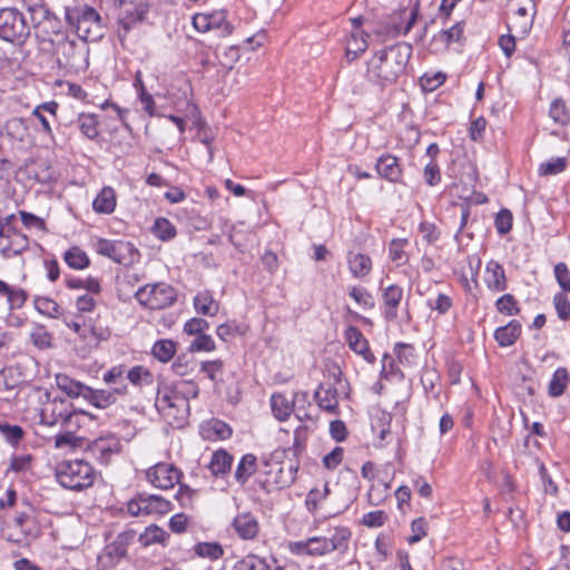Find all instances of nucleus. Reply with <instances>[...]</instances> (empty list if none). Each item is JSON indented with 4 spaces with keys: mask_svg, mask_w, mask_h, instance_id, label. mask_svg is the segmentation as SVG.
<instances>
[{
    "mask_svg": "<svg viewBox=\"0 0 570 570\" xmlns=\"http://www.w3.org/2000/svg\"><path fill=\"white\" fill-rule=\"evenodd\" d=\"M412 46L399 42L377 51L368 61L366 78L379 86H387L396 81L404 72L412 56Z\"/></svg>",
    "mask_w": 570,
    "mask_h": 570,
    "instance_id": "nucleus-1",
    "label": "nucleus"
},
{
    "mask_svg": "<svg viewBox=\"0 0 570 570\" xmlns=\"http://www.w3.org/2000/svg\"><path fill=\"white\" fill-rule=\"evenodd\" d=\"M50 45L60 68L78 72L89 67V47L85 41L59 33L57 39H50Z\"/></svg>",
    "mask_w": 570,
    "mask_h": 570,
    "instance_id": "nucleus-2",
    "label": "nucleus"
},
{
    "mask_svg": "<svg viewBox=\"0 0 570 570\" xmlns=\"http://www.w3.org/2000/svg\"><path fill=\"white\" fill-rule=\"evenodd\" d=\"M351 531L347 528H335L330 537H311L306 540L289 541L288 551L294 556L323 557L335 550L347 548Z\"/></svg>",
    "mask_w": 570,
    "mask_h": 570,
    "instance_id": "nucleus-3",
    "label": "nucleus"
},
{
    "mask_svg": "<svg viewBox=\"0 0 570 570\" xmlns=\"http://www.w3.org/2000/svg\"><path fill=\"white\" fill-rule=\"evenodd\" d=\"M65 18L81 41H97L104 35L102 19L99 12L88 4L66 7Z\"/></svg>",
    "mask_w": 570,
    "mask_h": 570,
    "instance_id": "nucleus-4",
    "label": "nucleus"
},
{
    "mask_svg": "<svg viewBox=\"0 0 570 570\" xmlns=\"http://www.w3.org/2000/svg\"><path fill=\"white\" fill-rule=\"evenodd\" d=\"M96 420V415L85 410H78L66 399L48 400L40 411V423L50 428H75L77 420Z\"/></svg>",
    "mask_w": 570,
    "mask_h": 570,
    "instance_id": "nucleus-5",
    "label": "nucleus"
},
{
    "mask_svg": "<svg viewBox=\"0 0 570 570\" xmlns=\"http://www.w3.org/2000/svg\"><path fill=\"white\" fill-rule=\"evenodd\" d=\"M56 478L66 489L80 491L92 485V466L83 460L65 461L57 466Z\"/></svg>",
    "mask_w": 570,
    "mask_h": 570,
    "instance_id": "nucleus-6",
    "label": "nucleus"
},
{
    "mask_svg": "<svg viewBox=\"0 0 570 570\" xmlns=\"http://www.w3.org/2000/svg\"><path fill=\"white\" fill-rule=\"evenodd\" d=\"M155 406L173 426H181L189 414V402L177 389L158 390Z\"/></svg>",
    "mask_w": 570,
    "mask_h": 570,
    "instance_id": "nucleus-7",
    "label": "nucleus"
},
{
    "mask_svg": "<svg viewBox=\"0 0 570 570\" xmlns=\"http://www.w3.org/2000/svg\"><path fill=\"white\" fill-rule=\"evenodd\" d=\"M31 28L26 16L16 7L0 8V39L12 45H23Z\"/></svg>",
    "mask_w": 570,
    "mask_h": 570,
    "instance_id": "nucleus-8",
    "label": "nucleus"
},
{
    "mask_svg": "<svg viewBox=\"0 0 570 570\" xmlns=\"http://www.w3.org/2000/svg\"><path fill=\"white\" fill-rule=\"evenodd\" d=\"M138 303L150 309H164L176 301V292L166 283L147 284L135 293Z\"/></svg>",
    "mask_w": 570,
    "mask_h": 570,
    "instance_id": "nucleus-9",
    "label": "nucleus"
},
{
    "mask_svg": "<svg viewBox=\"0 0 570 570\" xmlns=\"http://www.w3.org/2000/svg\"><path fill=\"white\" fill-rule=\"evenodd\" d=\"M170 510V501L156 494L138 493L127 503V511L134 517L166 514Z\"/></svg>",
    "mask_w": 570,
    "mask_h": 570,
    "instance_id": "nucleus-10",
    "label": "nucleus"
},
{
    "mask_svg": "<svg viewBox=\"0 0 570 570\" xmlns=\"http://www.w3.org/2000/svg\"><path fill=\"white\" fill-rule=\"evenodd\" d=\"M96 250L99 255L106 256L122 265H129L134 263L139 256V253L134 244L125 240H110L100 238L96 244Z\"/></svg>",
    "mask_w": 570,
    "mask_h": 570,
    "instance_id": "nucleus-11",
    "label": "nucleus"
},
{
    "mask_svg": "<svg viewBox=\"0 0 570 570\" xmlns=\"http://www.w3.org/2000/svg\"><path fill=\"white\" fill-rule=\"evenodd\" d=\"M31 22L35 28H40L45 33L51 35V39H57L59 33H66L62 31L61 21L59 18L49 9L46 0H42L29 12Z\"/></svg>",
    "mask_w": 570,
    "mask_h": 570,
    "instance_id": "nucleus-12",
    "label": "nucleus"
},
{
    "mask_svg": "<svg viewBox=\"0 0 570 570\" xmlns=\"http://www.w3.org/2000/svg\"><path fill=\"white\" fill-rule=\"evenodd\" d=\"M135 532L129 530L119 533L115 540L108 543L101 556L99 557L100 563L105 568H114L127 554L129 544L135 539Z\"/></svg>",
    "mask_w": 570,
    "mask_h": 570,
    "instance_id": "nucleus-13",
    "label": "nucleus"
},
{
    "mask_svg": "<svg viewBox=\"0 0 570 570\" xmlns=\"http://www.w3.org/2000/svg\"><path fill=\"white\" fill-rule=\"evenodd\" d=\"M121 451L120 440L114 435H105L95 439L87 445V452L100 464H108L114 455L119 454Z\"/></svg>",
    "mask_w": 570,
    "mask_h": 570,
    "instance_id": "nucleus-14",
    "label": "nucleus"
},
{
    "mask_svg": "<svg viewBox=\"0 0 570 570\" xmlns=\"http://www.w3.org/2000/svg\"><path fill=\"white\" fill-rule=\"evenodd\" d=\"M181 471L170 463H157L146 472L147 480L156 488L167 490L179 483Z\"/></svg>",
    "mask_w": 570,
    "mask_h": 570,
    "instance_id": "nucleus-15",
    "label": "nucleus"
},
{
    "mask_svg": "<svg viewBox=\"0 0 570 570\" xmlns=\"http://www.w3.org/2000/svg\"><path fill=\"white\" fill-rule=\"evenodd\" d=\"M337 385H342L343 382L340 375H333V382H323L318 385L314 393V399L317 405L330 413H336L338 409V389Z\"/></svg>",
    "mask_w": 570,
    "mask_h": 570,
    "instance_id": "nucleus-16",
    "label": "nucleus"
},
{
    "mask_svg": "<svg viewBox=\"0 0 570 570\" xmlns=\"http://www.w3.org/2000/svg\"><path fill=\"white\" fill-rule=\"evenodd\" d=\"M377 175L393 184L403 183V167L396 156L384 154L380 156L375 164Z\"/></svg>",
    "mask_w": 570,
    "mask_h": 570,
    "instance_id": "nucleus-17",
    "label": "nucleus"
},
{
    "mask_svg": "<svg viewBox=\"0 0 570 570\" xmlns=\"http://www.w3.org/2000/svg\"><path fill=\"white\" fill-rule=\"evenodd\" d=\"M299 397L302 400H306L307 393L295 392L292 400H289L284 393H273L271 396V407L275 419L281 422L286 421L291 416L294 410V404L299 400Z\"/></svg>",
    "mask_w": 570,
    "mask_h": 570,
    "instance_id": "nucleus-18",
    "label": "nucleus"
},
{
    "mask_svg": "<svg viewBox=\"0 0 570 570\" xmlns=\"http://www.w3.org/2000/svg\"><path fill=\"white\" fill-rule=\"evenodd\" d=\"M232 527L242 540H255L261 531L259 522L252 512L238 513L233 519Z\"/></svg>",
    "mask_w": 570,
    "mask_h": 570,
    "instance_id": "nucleus-19",
    "label": "nucleus"
},
{
    "mask_svg": "<svg viewBox=\"0 0 570 570\" xmlns=\"http://www.w3.org/2000/svg\"><path fill=\"white\" fill-rule=\"evenodd\" d=\"M484 283L491 292H503L508 281L503 266L497 261H489L484 269Z\"/></svg>",
    "mask_w": 570,
    "mask_h": 570,
    "instance_id": "nucleus-20",
    "label": "nucleus"
},
{
    "mask_svg": "<svg viewBox=\"0 0 570 570\" xmlns=\"http://www.w3.org/2000/svg\"><path fill=\"white\" fill-rule=\"evenodd\" d=\"M402 298L403 288L397 285H390L383 291V314L386 321L393 322L396 320Z\"/></svg>",
    "mask_w": 570,
    "mask_h": 570,
    "instance_id": "nucleus-21",
    "label": "nucleus"
},
{
    "mask_svg": "<svg viewBox=\"0 0 570 570\" xmlns=\"http://www.w3.org/2000/svg\"><path fill=\"white\" fill-rule=\"evenodd\" d=\"M345 340L352 351L362 355L367 362H374L375 357L370 351L368 342L356 326H348L345 331Z\"/></svg>",
    "mask_w": 570,
    "mask_h": 570,
    "instance_id": "nucleus-22",
    "label": "nucleus"
},
{
    "mask_svg": "<svg viewBox=\"0 0 570 570\" xmlns=\"http://www.w3.org/2000/svg\"><path fill=\"white\" fill-rule=\"evenodd\" d=\"M57 387L66 393L71 399L85 397L88 385L77 381L65 373L56 374L55 376Z\"/></svg>",
    "mask_w": 570,
    "mask_h": 570,
    "instance_id": "nucleus-23",
    "label": "nucleus"
},
{
    "mask_svg": "<svg viewBox=\"0 0 570 570\" xmlns=\"http://www.w3.org/2000/svg\"><path fill=\"white\" fill-rule=\"evenodd\" d=\"M347 265L353 277L364 278L372 271V259L370 256L362 253H347Z\"/></svg>",
    "mask_w": 570,
    "mask_h": 570,
    "instance_id": "nucleus-24",
    "label": "nucleus"
},
{
    "mask_svg": "<svg viewBox=\"0 0 570 570\" xmlns=\"http://www.w3.org/2000/svg\"><path fill=\"white\" fill-rule=\"evenodd\" d=\"M28 247L29 238L26 234L21 232L14 234L13 236H10L4 242L0 239V252L7 258L23 253L24 250L28 249Z\"/></svg>",
    "mask_w": 570,
    "mask_h": 570,
    "instance_id": "nucleus-25",
    "label": "nucleus"
},
{
    "mask_svg": "<svg viewBox=\"0 0 570 570\" xmlns=\"http://www.w3.org/2000/svg\"><path fill=\"white\" fill-rule=\"evenodd\" d=\"M521 334V324L517 320L510 321L507 325L498 327L494 338L502 347L511 346Z\"/></svg>",
    "mask_w": 570,
    "mask_h": 570,
    "instance_id": "nucleus-26",
    "label": "nucleus"
},
{
    "mask_svg": "<svg viewBox=\"0 0 570 570\" xmlns=\"http://www.w3.org/2000/svg\"><path fill=\"white\" fill-rule=\"evenodd\" d=\"M75 124L86 138L95 140L99 137V120L95 114L81 112L77 116Z\"/></svg>",
    "mask_w": 570,
    "mask_h": 570,
    "instance_id": "nucleus-27",
    "label": "nucleus"
},
{
    "mask_svg": "<svg viewBox=\"0 0 570 570\" xmlns=\"http://www.w3.org/2000/svg\"><path fill=\"white\" fill-rule=\"evenodd\" d=\"M232 464L233 455L229 454L226 450L220 449L213 453L208 469L216 478L225 476L227 473H229Z\"/></svg>",
    "mask_w": 570,
    "mask_h": 570,
    "instance_id": "nucleus-28",
    "label": "nucleus"
},
{
    "mask_svg": "<svg viewBox=\"0 0 570 570\" xmlns=\"http://www.w3.org/2000/svg\"><path fill=\"white\" fill-rule=\"evenodd\" d=\"M116 193L111 187H104L92 202V208L98 214H111L116 208Z\"/></svg>",
    "mask_w": 570,
    "mask_h": 570,
    "instance_id": "nucleus-29",
    "label": "nucleus"
},
{
    "mask_svg": "<svg viewBox=\"0 0 570 570\" xmlns=\"http://www.w3.org/2000/svg\"><path fill=\"white\" fill-rule=\"evenodd\" d=\"M83 400L100 410H105L117 402V399L112 396V393L109 392V390H96L90 386H88Z\"/></svg>",
    "mask_w": 570,
    "mask_h": 570,
    "instance_id": "nucleus-30",
    "label": "nucleus"
},
{
    "mask_svg": "<svg viewBox=\"0 0 570 570\" xmlns=\"http://www.w3.org/2000/svg\"><path fill=\"white\" fill-rule=\"evenodd\" d=\"M2 286L4 288L0 292V295L7 298L9 311L20 309L28 299L27 292L19 286L9 285L4 281Z\"/></svg>",
    "mask_w": 570,
    "mask_h": 570,
    "instance_id": "nucleus-31",
    "label": "nucleus"
},
{
    "mask_svg": "<svg viewBox=\"0 0 570 570\" xmlns=\"http://www.w3.org/2000/svg\"><path fill=\"white\" fill-rule=\"evenodd\" d=\"M194 307L198 314L215 316L218 312L219 305L214 299L210 292L204 291L194 297Z\"/></svg>",
    "mask_w": 570,
    "mask_h": 570,
    "instance_id": "nucleus-32",
    "label": "nucleus"
},
{
    "mask_svg": "<svg viewBox=\"0 0 570 570\" xmlns=\"http://www.w3.org/2000/svg\"><path fill=\"white\" fill-rule=\"evenodd\" d=\"M0 434L9 445L18 448L26 436V431L18 424L0 420Z\"/></svg>",
    "mask_w": 570,
    "mask_h": 570,
    "instance_id": "nucleus-33",
    "label": "nucleus"
},
{
    "mask_svg": "<svg viewBox=\"0 0 570 570\" xmlns=\"http://www.w3.org/2000/svg\"><path fill=\"white\" fill-rule=\"evenodd\" d=\"M89 422H90L89 419L77 420L75 428H72V429L60 428L62 433L56 435L55 446L57 449H62L65 446H71V448L77 446L78 439L75 436V434L81 426H83L85 424H87Z\"/></svg>",
    "mask_w": 570,
    "mask_h": 570,
    "instance_id": "nucleus-34",
    "label": "nucleus"
},
{
    "mask_svg": "<svg viewBox=\"0 0 570 570\" xmlns=\"http://www.w3.org/2000/svg\"><path fill=\"white\" fill-rule=\"evenodd\" d=\"M257 464H256V456L252 453H247L243 455L240 461L237 464L236 471H235V480L239 484H245L248 479L256 472Z\"/></svg>",
    "mask_w": 570,
    "mask_h": 570,
    "instance_id": "nucleus-35",
    "label": "nucleus"
},
{
    "mask_svg": "<svg viewBox=\"0 0 570 570\" xmlns=\"http://www.w3.org/2000/svg\"><path fill=\"white\" fill-rule=\"evenodd\" d=\"M169 534L156 524L148 525L142 533L139 534L138 541L142 547H149L151 544L165 546Z\"/></svg>",
    "mask_w": 570,
    "mask_h": 570,
    "instance_id": "nucleus-36",
    "label": "nucleus"
},
{
    "mask_svg": "<svg viewBox=\"0 0 570 570\" xmlns=\"http://www.w3.org/2000/svg\"><path fill=\"white\" fill-rule=\"evenodd\" d=\"M63 261L70 268L78 271L85 269L90 265V258L86 252L78 246H72L67 249L63 254Z\"/></svg>",
    "mask_w": 570,
    "mask_h": 570,
    "instance_id": "nucleus-37",
    "label": "nucleus"
},
{
    "mask_svg": "<svg viewBox=\"0 0 570 570\" xmlns=\"http://www.w3.org/2000/svg\"><path fill=\"white\" fill-rule=\"evenodd\" d=\"M569 375L566 367H558L548 385V394L551 397L561 396L568 385Z\"/></svg>",
    "mask_w": 570,
    "mask_h": 570,
    "instance_id": "nucleus-38",
    "label": "nucleus"
},
{
    "mask_svg": "<svg viewBox=\"0 0 570 570\" xmlns=\"http://www.w3.org/2000/svg\"><path fill=\"white\" fill-rule=\"evenodd\" d=\"M407 245V238H394L390 242L389 257L396 266H403L409 262V255L405 252Z\"/></svg>",
    "mask_w": 570,
    "mask_h": 570,
    "instance_id": "nucleus-39",
    "label": "nucleus"
},
{
    "mask_svg": "<svg viewBox=\"0 0 570 570\" xmlns=\"http://www.w3.org/2000/svg\"><path fill=\"white\" fill-rule=\"evenodd\" d=\"M196 556L199 558L216 561L224 556V549L218 542H198L193 548Z\"/></svg>",
    "mask_w": 570,
    "mask_h": 570,
    "instance_id": "nucleus-40",
    "label": "nucleus"
},
{
    "mask_svg": "<svg viewBox=\"0 0 570 570\" xmlns=\"http://www.w3.org/2000/svg\"><path fill=\"white\" fill-rule=\"evenodd\" d=\"M127 380L132 385L142 387L149 386L154 383V375L148 368L141 365H136L128 371Z\"/></svg>",
    "mask_w": 570,
    "mask_h": 570,
    "instance_id": "nucleus-41",
    "label": "nucleus"
},
{
    "mask_svg": "<svg viewBox=\"0 0 570 570\" xmlns=\"http://www.w3.org/2000/svg\"><path fill=\"white\" fill-rule=\"evenodd\" d=\"M176 353V343L171 340H159L153 348L151 354L158 361L166 363L173 358Z\"/></svg>",
    "mask_w": 570,
    "mask_h": 570,
    "instance_id": "nucleus-42",
    "label": "nucleus"
},
{
    "mask_svg": "<svg viewBox=\"0 0 570 570\" xmlns=\"http://www.w3.org/2000/svg\"><path fill=\"white\" fill-rule=\"evenodd\" d=\"M464 32V23L456 22L448 29L441 30L436 36H434V40L443 43L445 47L450 46L452 42H458L461 40Z\"/></svg>",
    "mask_w": 570,
    "mask_h": 570,
    "instance_id": "nucleus-43",
    "label": "nucleus"
},
{
    "mask_svg": "<svg viewBox=\"0 0 570 570\" xmlns=\"http://www.w3.org/2000/svg\"><path fill=\"white\" fill-rule=\"evenodd\" d=\"M35 308L42 315L58 318L61 315L60 305L50 297L38 296L35 298Z\"/></svg>",
    "mask_w": 570,
    "mask_h": 570,
    "instance_id": "nucleus-44",
    "label": "nucleus"
},
{
    "mask_svg": "<svg viewBox=\"0 0 570 570\" xmlns=\"http://www.w3.org/2000/svg\"><path fill=\"white\" fill-rule=\"evenodd\" d=\"M397 362L403 367H412L416 363L415 350L412 345L397 343L394 347Z\"/></svg>",
    "mask_w": 570,
    "mask_h": 570,
    "instance_id": "nucleus-45",
    "label": "nucleus"
},
{
    "mask_svg": "<svg viewBox=\"0 0 570 570\" xmlns=\"http://www.w3.org/2000/svg\"><path fill=\"white\" fill-rule=\"evenodd\" d=\"M367 48V41L364 36L357 38L355 35L351 36L347 41L345 57L348 61H353Z\"/></svg>",
    "mask_w": 570,
    "mask_h": 570,
    "instance_id": "nucleus-46",
    "label": "nucleus"
},
{
    "mask_svg": "<svg viewBox=\"0 0 570 570\" xmlns=\"http://www.w3.org/2000/svg\"><path fill=\"white\" fill-rule=\"evenodd\" d=\"M200 372L204 373L212 382L218 383L223 380L218 376L224 372V362L222 360L204 361L200 364Z\"/></svg>",
    "mask_w": 570,
    "mask_h": 570,
    "instance_id": "nucleus-47",
    "label": "nucleus"
},
{
    "mask_svg": "<svg viewBox=\"0 0 570 570\" xmlns=\"http://www.w3.org/2000/svg\"><path fill=\"white\" fill-rule=\"evenodd\" d=\"M235 570H271V566L265 558L249 554L236 563Z\"/></svg>",
    "mask_w": 570,
    "mask_h": 570,
    "instance_id": "nucleus-48",
    "label": "nucleus"
},
{
    "mask_svg": "<svg viewBox=\"0 0 570 570\" xmlns=\"http://www.w3.org/2000/svg\"><path fill=\"white\" fill-rule=\"evenodd\" d=\"M567 159L564 157L552 158L546 163H542L539 168V175L552 176L562 173L567 168Z\"/></svg>",
    "mask_w": 570,
    "mask_h": 570,
    "instance_id": "nucleus-49",
    "label": "nucleus"
},
{
    "mask_svg": "<svg viewBox=\"0 0 570 570\" xmlns=\"http://www.w3.org/2000/svg\"><path fill=\"white\" fill-rule=\"evenodd\" d=\"M549 115L557 124L566 125L570 122V112L567 110L566 104L561 99L552 101Z\"/></svg>",
    "mask_w": 570,
    "mask_h": 570,
    "instance_id": "nucleus-50",
    "label": "nucleus"
},
{
    "mask_svg": "<svg viewBox=\"0 0 570 570\" xmlns=\"http://www.w3.org/2000/svg\"><path fill=\"white\" fill-rule=\"evenodd\" d=\"M154 234L161 240H169L176 236V228L167 218L159 217L155 222Z\"/></svg>",
    "mask_w": 570,
    "mask_h": 570,
    "instance_id": "nucleus-51",
    "label": "nucleus"
},
{
    "mask_svg": "<svg viewBox=\"0 0 570 570\" xmlns=\"http://www.w3.org/2000/svg\"><path fill=\"white\" fill-rule=\"evenodd\" d=\"M495 306L500 313L509 316L517 315L520 312L518 301L511 294H504L499 297L495 302Z\"/></svg>",
    "mask_w": 570,
    "mask_h": 570,
    "instance_id": "nucleus-52",
    "label": "nucleus"
},
{
    "mask_svg": "<svg viewBox=\"0 0 570 570\" xmlns=\"http://www.w3.org/2000/svg\"><path fill=\"white\" fill-rule=\"evenodd\" d=\"M33 456L31 454L12 455L6 474L10 472L21 473L31 468Z\"/></svg>",
    "mask_w": 570,
    "mask_h": 570,
    "instance_id": "nucleus-53",
    "label": "nucleus"
},
{
    "mask_svg": "<svg viewBox=\"0 0 570 570\" xmlns=\"http://www.w3.org/2000/svg\"><path fill=\"white\" fill-rule=\"evenodd\" d=\"M216 350V344L210 335H197L189 346L190 352H213Z\"/></svg>",
    "mask_w": 570,
    "mask_h": 570,
    "instance_id": "nucleus-54",
    "label": "nucleus"
},
{
    "mask_svg": "<svg viewBox=\"0 0 570 570\" xmlns=\"http://www.w3.org/2000/svg\"><path fill=\"white\" fill-rule=\"evenodd\" d=\"M350 296L363 308L367 309L374 307L373 296L363 287H352Z\"/></svg>",
    "mask_w": 570,
    "mask_h": 570,
    "instance_id": "nucleus-55",
    "label": "nucleus"
},
{
    "mask_svg": "<svg viewBox=\"0 0 570 570\" xmlns=\"http://www.w3.org/2000/svg\"><path fill=\"white\" fill-rule=\"evenodd\" d=\"M327 484L324 485L323 490L312 489L306 497L305 504L309 512H315L318 508L320 502H322L328 494Z\"/></svg>",
    "mask_w": 570,
    "mask_h": 570,
    "instance_id": "nucleus-56",
    "label": "nucleus"
},
{
    "mask_svg": "<svg viewBox=\"0 0 570 570\" xmlns=\"http://www.w3.org/2000/svg\"><path fill=\"white\" fill-rule=\"evenodd\" d=\"M512 214L509 209H501L495 217L494 225L500 235L508 234L512 228Z\"/></svg>",
    "mask_w": 570,
    "mask_h": 570,
    "instance_id": "nucleus-57",
    "label": "nucleus"
},
{
    "mask_svg": "<svg viewBox=\"0 0 570 570\" xmlns=\"http://www.w3.org/2000/svg\"><path fill=\"white\" fill-rule=\"evenodd\" d=\"M553 304L560 320L567 321L570 318V301L564 294H556L553 297Z\"/></svg>",
    "mask_w": 570,
    "mask_h": 570,
    "instance_id": "nucleus-58",
    "label": "nucleus"
},
{
    "mask_svg": "<svg viewBox=\"0 0 570 570\" xmlns=\"http://www.w3.org/2000/svg\"><path fill=\"white\" fill-rule=\"evenodd\" d=\"M428 305L440 315H444L450 311L453 303L450 296L440 293L435 299H429Z\"/></svg>",
    "mask_w": 570,
    "mask_h": 570,
    "instance_id": "nucleus-59",
    "label": "nucleus"
},
{
    "mask_svg": "<svg viewBox=\"0 0 570 570\" xmlns=\"http://www.w3.org/2000/svg\"><path fill=\"white\" fill-rule=\"evenodd\" d=\"M387 520V515L382 510H375L367 512L362 518V524L368 528H379L382 527Z\"/></svg>",
    "mask_w": 570,
    "mask_h": 570,
    "instance_id": "nucleus-60",
    "label": "nucleus"
},
{
    "mask_svg": "<svg viewBox=\"0 0 570 570\" xmlns=\"http://www.w3.org/2000/svg\"><path fill=\"white\" fill-rule=\"evenodd\" d=\"M19 215H20L21 222L26 228H29V229L35 228L38 230H46V223L41 217H39L32 213H28L26 210H20Z\"/></svg>",
    "mask_w": 570,
    "mask_h": 570,
    "instance_id": "nucleus-61",
    "label": "nucleus"
},
{
    "mask_svg": "<svg viewBox=\"0 0 570 570\" xmlns=\"http://www.w3.org/2000/svg\"><path fill=\"white\" fill-rule=\"evenodd\" d=\"M209 328V323L204 318L194 317L184 325V332L188 335H199Z\"/></svg>",
    "mask_w": 570,
    "mask_h": 570,
    "instance_id": "nucleus-62",
    "label": "nucleus"
},
{
    "mask_svg": "<svg viewBox=\"0 0 570 570\" xmlns=\"http://www.w3.org/2000/svg\"><path fill=\"white\" fill-rule=\"evenodd\" d=\"M554 277L564 292H570V271L564 263L554 266Z\"/></svg>",
    "mask_w": 570,
    "mask_h": 570,
    "instance_id": "nucleus-63",
    "label": "nucleus"
},
{
    "mask_svg": "<svg viewBox=\"0 0 570 570\" xmlns=\"http://www.w3.org/2000/svg\"><path fill=\"white\" fill-rule=\"evenodd\" d=\"M423 176L429 186L438 185L441 181L439 165L434 160L429 161L424 167Z\"/></svg>",
    "mask_w": 570,
    "mask_h": 570,
    "instance_id": "nucleus-64",
    "label": "nucleus"
}]
</instances>
